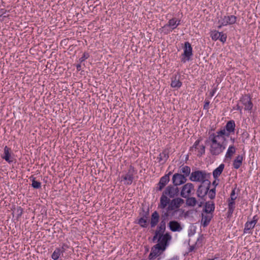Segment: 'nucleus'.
<instances>
[{"instance_id":"4c0bfd02","label":"nucleus","mask_w":260,"mask_h":260,"mask_svg":"<svg viewBox=\"0 0 260 260\" xmlns=\"http://www.w3.org/2000/svg\"><path fill=\"white\" fill-rule=\"evenodd\" d=\"M89 57V54L88 53L85 52L83 54L82 56L79 59V61L81 63L83 61H84L85 59H87Z\"/></svg>"},{"instance_id":"423d86ee","label":"nucleus","mask_w":260,"mask_h":260,"mask_svg":"<svg viewBox=\"0 0 260 260\" xmlns=\"http://www.w3.org/2000/svg\"><path fill=\"white\" fill-rule=\"evenodd\" d=\"M194 186L191 183H187L182 187L180 192L181 196L183 198H186L194 193Z\"/></svg>"},{"instance_id":"b1692460","label":"nucleus","mask_w":260,"mask_h":260,"mask_svg":"<svg viewBox=\"0 0 260 260\" xmlns=\"http://www.w3.org/2000/svg\"><path fill=\"white\" fill-rule=\"evenodd\" d=\"M236 148L233 144L230 145L226 152L225 157L226 158L231 159L233 155L235 153Z\"/></svg>"},{"instance_id":"e433bc0d","label":"nucleus","mask_w":260,"mask_h":260,"mask_svg":"<svg viewBox=\"0 0 260 260\" xmlns=\"http://www.w3.org/2000/svg\"><path fill=\"white\" fill-rule=\"evenodd\" d=\"M208 196L211 199L214 198L215 196V189L214 188L210 190L208 193Z\"/></svg>"},{"instance_id":"ddd939ff","label":"nucleus","mask_w":260,"mask_h":260,"mask_svg":"<svg viewBox=\"0 0 260 260\" xmlns=\"http://www.w3.org/2000/svg\"><path fill=\"white\" fill-rule=\"evenodd\" d=\"M157 239H158V243L157 245L161 247H166L168 246V242L171 239V236L168 233H166L164 235H160V236H158Z\"/></svg>"},{"instance_id":"5701e85b","label":"nucleus","mask_w":260,"mask_h":260,"mask_svg":"<svg viewBox=\"0 0 260 260\" xmlns=\"http://www.w3.org/2000/svg\"><path fill=\"white\" fill-rule=\"evenodd\" d=\"M166 229V224L165 223L161 222L159 226L158 227V229L156 231L155 233V235L153 237V241L157 239L158 236H160V235H164L163 233Z\"/></svg>"},{"instance_id":"473e14b6","label":"nucleus","mask_w":260,"mask_h":260,"mask_svg":"<svg viewBox=\"0 0 260 260\" xmlns=\"http://www.w3.org/2000/svg\"><path fill=\"white\" fill-rule=\"evenodd\" d=\"M138 224L142 227L145 228L148 225V219L147 217H143L139 219Z\"/></svg>"},{"instance_id":"f8f14e48","label":"nucleus","mask_w":260,"mask_h":260,"mask_svg":"<svg viewBox=\"0 0 260 260\" xmlns=\"http://www.w3.org/2000/svg\"><path fill=\"white\" fill-rule=\"evenodd\" d=\"M165 247H161L159 245L156 244L152 249L149 255V259L151 260L159 256L163 251L165 250Z\"/></svg>"},{"instance_id":"c756f323","label":"nucleus","mask_w":260,"mask_h":260,"mask_svg":"<svg viewBox=\"0 0 260 260\" xmlns=\"http://www.w3.org/2000/svg\"><path fill=\"white\" fill-rule=\"evenodd\" d=\"M63 256V254L61 253V251L58 248H56L51 255V258L53 260H57L59 257Z\"/></svg>"},{"instance_id":"7ed1b4c3","label":"nucleus","mask_w":260,"mask_h":260,"mask_svg":"<svg viewBox=\"0 0 260 260\" xmlns=\"http://www.w3.org/2000/svg\"><path fill=\"white\" fill-rule=\"evenodd\" d=\"M178 193L179 189L178 187L171 185L167 186L160 198L161 206L164 208L166 206H167L169 202L170 201V199L168 197L174 198L177 196Z\"/></svg>"},{"instance_id":"cd10ccee","label":"nucleus","mask_w":260,"mask_h":260,"mask_svg":"<svg viewBox=\"0 0 260 260\" xmlns=\"http://www.w3.org/2000/svg\"><path fill=\"white\" fill-rule=\"evenodd\" d=\"M243 160V156L241 155H239L234 159L233 164V167L236 169H239L242 165Z\"/></svg>"},{"instance_id":"a211bd4d","label":"nucleus","mask_w":260,"mask_h":260,"mask_svg":"<svg viewBox=\"0 0 260 260\" xmlns=\"http://www.w3.org/2000/svg\"><path fill=\"white\" fill-rule=\"evenodd\" d=\"M213 217L212 213H206L203 211L202 213V223L203 226H206Z\"/></svg>"},{"instance_id":"79ce46f5","label":"nucleus","mask_w":260,"mask_h":260,"mask_svg":"<svg viewBox=\"0 0 260 260\" xmlns=\"http://www.w3.org/2000/svg\"><path fill=\"white\" fill-rule=\"evenodd\" d=\"M230 139V141L232 142V143L233 144L235 143L236 141V139L233 137H232L231 135L230 136V137L229 138Z\"/></svg>"},{"instance_id":"c85d7f7f","label":"nucleus","mask_w":260,"mask_h":260,"mask_svg":"<svg viewBox=\"0 0 260 260\" xmlns=\"http://www.w3.org/2000/svg\"><path fill=\"white\" fill-rule=\"evenodd\" d=\"M159 214L156 212H154L151 215V218L150 221V224L151 227H154L158 222L159 220Z\"/></svg>"},{"instance_id":"aec40b11","label":"nucleus","mask_w":260,"mask_h":260,"mask_svg":"<svg viewBox=\"0 0 260 260\" xmlns=\"http://www.w3.org/2000/svg\"><path fill=\"white\" fill-rule=\"evenodd\" d=\"M10 149L7 146L4 147V154L1 156L2 158L5 159L8 163H11L13 161L11 153L10 152Z\"/></svg>"},{"instance_id":"37998d69","label":"nucleus","mask_w":260,"mask_h":260,"mask_svg":"<svg viewBox=\"0 0 260 260\" xmlns=\"http://www.w3.org/2000/svg\"><path fill=\"white\" fill-rule=\"evenodd\" d=\"M215 92H216V89L214 88V89H212V90L210 93L211 96H213L214 95V94L215 93Z\"/></svg>"},{"instance_id":"a18cd8bd","label":"nucleus","mask_w":260,"mask_h":260,"mask_svg":"<svg viewBox=\"0 0 260 260\" xmlns=\"http://www.w3.org/2000/svg\"><path fill=\"white\" fill-rule=\"evenodd\" d=\"M213 183V184H215V185H217V183H216V181H214Z\"/></svg>"},{"instance_id":"f3484780","label":"nucleus","mask_w":260,"mask_h":260,"mask_svg":"<svg viewBox=\"0 0 260 260\" xmlns=\"http://www.w3.org/2000/svg\"><path fill=\"white\" fill-rule=\"evenodd\" d=\"M258 218L256 215L253 217L252 220L247 221L245 224L244 232L245 233H249V231L253 229L257 223Z\"/></svg>"},{"instance_id":"6ab92c4d","label":"nucleus","mask_w":260,"mask_h":260,"mask_svg":"<svg viewBox=\"0 0 260 260\" xmlns=\"http://www.w3.org/2000/svg\"><path fill=\"white\" fill-rule=\"evenodd\" d=\"M186 204L187 206L189 207H194L197 204H198L199 207H201L204 203V201H200L198 202L196 199L194 197H188L186 198Z\"/></svg>"},{"instance_id":"9d476101","label":"nucleus","mask_w":260,"mask_h":260,"mask_svg":"<svg viewBox=\"0 0 260 260\" xmlns=\"http://www.w3.org/2000/svg\"><path fill=\"white\" fill-rule=\"evenodd\" d=\"M239 103H241L244 107V110L251 113L253 108V104L251 102L250 96L248 94L243 95L239 101Z\"/></svg>"},{"instance_id":"f257e3e1","label":"nucleus","mask_w":260,"mask_h":260,"mask_svg":"<svg viewBox=\"0 0 260 260\" xmlns=\"http://www.w3.org/2000/svg\"><path fill=\"white\" fill-rule=\"evenodd\" d=\"M235 121L231 120L227 122L223 128L209 135L208 144L211 155L217 156L224 151L226 146L227 139L230 135L235 133Z\"/></svg>"},{"instance_id":"1a4fd4ad","label":"nucleus","mask_w":260,"mask_h":260,"mask_svg":"<svg viewBox=\"0 0 260 260\" xmlns=\"http://www.w3.org/2000/svg\"><path fill=\"white\" fill-rule=\"evenodd\" d=\"M136 171L132 166H130L127 173L122 176L124 184L126 185H131L134 180V176L136 174Z\"/></svg>"},{"instance_id":"58836bf2","label":"nucleus","mask_w":260,"mask_h":260,"mask_svg":"<svg viewBox=\"0 0 260 260\" xmlns=\"http://www.w3.org/2000/svg\"><path fill=\"white\" fill-rule=\"evenodd\" d=\"M68 247V245L66 244H63L61 247L57 248L61 251V253L63 254V252H65L66 249Z\"/></svg>"},{"instance_id":"6e6552de","label":"nucleus","mask_w":260,"mask_h":260,"mask_svg":"<svg viewBox=\"0 0 260 260\" xmlns=\"http://www.w3.org/2000/svg\"><path fill=\"white\" fill-rule=\"evenodd\" d=\"M192 55V48L190 44L188 42H186L184 43V47L183 48V53L181 58V61L185 62L189 61L191 56Z\"/></svg>"},{"instance_id":"393cba45","label":"nucleus","mask_w":260,"mask_h":260,"mask_svg":"<svg viewBox=\"0 0 260 260\" xmlns=\"http://www.w3.org/2000/svg\"><path fill=\"white\" fill-rule=\"evenodd\" d=\"M171 80V86L172 88L178 89L182 86V82L180 81L179 79L177 78L176 75L173 77Z\"/></svg>"},{"instance_id":"2eb2a0df","label":"nucleus","mask_w":260,"mask_h":260,"mask_svg":"<svg viewBox=\"0 0 260 260\" xmlns=\"http://www.w3.org/2000/svg\"><path fill=\"white\" fill-rule=\"evenodd\" d=\"M200 142L199 140H197L192 147L190 148V150L197 151L198 153V155L201 156L205 152V146L203 144L200 145Z\"/></svg>"},{"instance_id":"2f4dec72","label":"nucleus","mask_w":260,"mask_h":260,"mask_svg":"<svg viewBox=\"0 0 260 260\" xmlns=\"http://www.w3.org/2000/svg\"><path fill=\"white\" fill-rule=\"evenodd\" d=\"M169 157V155L167 151H164L160 153L159 157L158 158L159 161L166 162Z\"/></svg>"},{"instance_id":"dca6fc26","label":"nucleus","mask_w":260,"mask_h":260,"mask_svg":"<svg viewBox=\"0 0 260 260\" xmlns=\"http://www.w3.org/2000/svg\"><path fill=\"white\" fill-rule=\"evenodd\" d=\"M171 174L172 172H170L168 174H166L160 178V180L157 184L156 188L157 190H161L164 187L168 184L170 181V176L171 175Z\"/></svg>"},{"instance_id":"ea45409f","label":"nucleus","mask_w":260,"mask_h":260,"mask_svg":"<svg viewBox=\"0 0 260 260\" xmlns=\"http://www.w3.org/2000/svg\"><path fill=\"white\" fill-rule=\"evenodd\" d=\"M209 104H210V102L209 101L206 100L205 102L204 108L205 109L208 110L209 109Z\"/></svg>"},{"instance_id":"f704fd0d","label":"nucleus","mask_w":260,"mask_h":260,"mask_svg":"<svg viewBox=\"0 0 260 260\" xmlns=\"http://www.w3.org/2000/svg\"><path fill=\"white\" fill-rule=\"evenodd\" d=\"M32 186L35 188H40L41 187V184L40 182L35 180V178H34L32 180Z\"/></svg>"},{"instance_id":"39448f33","label":"nucleus","mask_w":260,"mask_h":260,"mask_svg":"<svg viewBox=\"0 0 260 260\" xmlns=\"http://www.w3.org/2000/svg\"><path fill=\"white\" fill-rule=\"evenodd\" d=\"M208 174L204 171H196L192 172L190 176L189 179L193 182L204 183L208 181Z\"/></svg>"},{"instance_id":"c03bdc74","label":"nucleus","mask_w":260,"mask_h":260,"mask_svg":"<svg viewBox=\"0 0 260 260\" xmlns=\"http://www.w3.org/2000/svg\"><path fill=\"white\" fill-rule=\"evenodd\" d=\"M76 68H77L78 71H80L81 70V64H78L76 66Z\"/></svg>"},{"instance_id":"c9c22d12","label":"nucleus","mask_w":260,"mask_h":260,"mask_svg":"<svg viewBox=\"0 0 260 260\" xmlns=\"http://www.w3.org/2000/svg\"><path fill=\"white\" fill-rule=\"evenodd\" d=\"M226 38L227 36L225 34L220 32V38H219L218 40H219L220 42L224 43L226 40Z\"/></svg>"},{"instance_id":"9b49d317","label":"nucleus","mask_w":260,"mask_h":260,"mask_svg":"<svg viewBox=\"0 0 260 260\" xmlns=\"http://www.w3.org/2000/svg\"><path fill=\"white\" fill-rule=\"evenodd\" d=\"M237 199L236 195L235 188L232 190L230 194V198L228 200V213L232 214L235 208V200Z\"/></svg>"},{"instance_id":"0eeeda50","label":"nucleus","mask_w":260,"mask_h":260,"mask_svg":"<svg viewBox=\"0 0 260 260\" xmlns=\"http://www.w3.org/2000/svg\"><path fill=\"white\" fill-rule=\"evenodd\" d=\"M180 23V20H178L176 18H173L169 20L168 23L165 24L162 28L165 31V33L167 34L177 28Z\"/></svg>"},{"instance_id":"a878e982","label":"nucleus","mask_w":260,"mask_h":260,"mask_svg":"<svg viewBox=\"0 0 260 260\" xmlns=\"http://www.w3.org/2000/svg\"><path fill=\"white\" fill-rule=\"evenodd\" d=\"M224 168V165L221 164L213 172V176L215 179H217L219 176L222 173Z\"/></svg>"},{"instance_id":"bb28decb","label":"nucleus","mask_w":260,"mask_h":260,"mask_svg":"<svg viewBox=\"0 0 260 260\" xmlns=\"http://www.w3.org/2000/svg\"><path fill=\"white\" fill-rule=\"evenodd\" d=\"M215 205L213 202H206L203 211L206 213H212L214 211Z\"/></svg>"},{"instance_id":"a19ab883","label":"nucleus","mask_w":260,"mask_h":260,"mask_svg":"<svg viewBox=\"0 0 260 260\" xmlns=\"http://www.w3.org/2000/svg\"><path fill=\"white\" fill-rule=\"evenodd\" d=\"M236 110L239 111L240 113H242V107L239 105V103L237 105Z\"/></svg>"},{"instance_id":"72a5a7b5","label":"nucleus","mask_w":260,"mask_h":260,"mask_svg":"<svg viewBox=\"0 0 260 260\" xmlns=\"http://www.w3.org/2000/svg\"><path fill=\"white\" fill-rule=\"evenodd\" d=\"M210 37L213 40L216 41L220 38V32L215 30H211Z\"/></svg>"},{"instance_id":"4be33fe9","label":"nucleus","mask_w":260,"mask_h":260,"mask_svg":"<svg viewBox=\"0 0 260 260\" xmlns=\"http://www.w3.org/2000/svg\"><path fill=\"white\" fill-rule=\"evenodd\" d=\"M170 229L173 232H180L182 228L180 223L176 221H171L169 224Z\"/></svg>"},{"instance_id":"7c9ffc66","label":"nucleus","mask_w":260,"mask_h":260,"mask_svg":"<svg viewBox=\"0 0 260 260\" xmlns=\"http://www.w3.org/2000/svg\"><path fill=\"white\" fill-rule=\"evenodd\" d=\"M180 172L183 174L182 175H184L186 178L188 176L190 173V168L187 166H183L180 169Z\"/></svg>"},{"instance_id":"f03ea898","label":"nucleus","mask_w":260,"mask_h":260,"mask_svg":"<svg viewBox=\"0 0 260 260\" xmlns=\"http://www.w3.org/2000/svg\"><path fill=\"white\" fill-rule=\"evenodd\" d=\"M184 200L180 198H176L169 202L167 206L164 208L161 206V202L158 205V208L161 210L162 218L165 220L169 217H173L179 211V208L184 204Z\"/></svg>"},{"instance_id":"20e7f679","label":"nucleus","mask_w":260,"mask_h":260,"mask_svg":"<svg viewBox=\"0 0 260 260\" xmlns=\"http://www.w3.org/2000/svg\"><path fill=\"white\" fill-rule=\"evenodd\" d=\"M237 18L233 15H228L220 16L218 20V28L223 26L234 24L237 21Z\"/></svg>"},{"instance_id":"412c9836","label":"nucleus","mask_w":260,"mask_h":260,"mask_svg":"<svg viewBox=\"0 0 260 260\" xmlns=\"http://www.w3.org/2000/svg\"><path fill=\"white\" fill-rule=\"evenodd\" d=\"M208 189V187L204 186L202 185H200L197 191V195L198 197L203 199L204 197L207 194Z\"/></svg>"},{"instance_id":"4468645a","label":"nucleus","mask_w":260,"mask_h":260,"mask_svg":"<svg viewBox=\"0 0 260 260\" xmlns=\"http://www.w3.org/2000/svg\"><path fill=\"white\" fill-rule=\"evenodd\" d=\"M187 179L184 175L179 173H175L172 177V182L176 186L180 185L186 182Z\"/></svg>"}]
</instances>
